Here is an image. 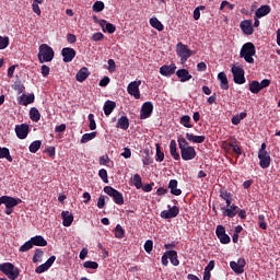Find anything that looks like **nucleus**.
Wrapping results in <instances>:
<instances>
[{"label": "nucleus", "instance_id": "58", "mask_svg": "<svg viewBox=\"0 0 280 280\" xmlns=\"http://www.w3.org/2000/svg\"><path fill=\"white\" fill-rule=\"evenodd\" d=\"M92 40H94V43H97L100 40H104V34L103 33H94L92 35Z\"/></svg>", "mask_w": 280, "mask_h": 280}, {"label": "nucleus", "instance_id": "32", "mask_svg": "<svg viewBox=\"0 0 280 280\" xmlns=\"http://www.w3.org/2000/svg\"><path fill=\"white\" fill-rule=\"evenodd\" d=\"M167 253L172 266H180V260H178V253L176 250H167Z\"/></svg>", "mask_w": 280, "mask_h": 280}, {"label": "nucleus", "instance_id": "12", "mask_svg": "<svg viewBox=\"0 0 280 280\" xmlns=\"http://www.w3.org/2000/svg\"><path fill=\"white\" fill-rule=\"evenodd\" d=\"M215 235L220 240L221 244H231V236L226 234V229L223 225H218Z\"/></svg>", "mask_w": 280, "mask_h": 280}, {"label": "nucleus", "instance_id": "5", "mask_svg": "<svg viewBox=\"0 0 280 280\" xmlns=\"http://www.w3.org/2000/svg\"><path fill=\"white\" fill-rule=\"evenodd\" d=\"M0 272L5 275V277H8L10 280H16L21 275L19 267H15L12 262L0 264Z\"/></svg>", "mask_w": 280, "mask_h": 280}, {"label": "nucleus", "instance_id": "37", "mask_svg": "<svg viewBox=\"0 0 280 280\" xmlns=\"http://www.w3.org/2000/svg\"><path fill=\"white\" fill-rule=\"evenodd\" d=\"M0 159H7L9 163H12L13 159L12 155H10V149L0 147Z\"/></svg>", "mask_w": 280, "mask_h": 280}, {"label": "nucleus", "instance_id": "61", "mask_svg": "<svg viewBox=\"0 0 280 280\" xmlns=\"http://www.w3.org/2000/svg\"><path fill=\"white\" fill-rule=\"evenodd\" d=\"M67 42L70 43V45H73L78 42V37H75L74 34L68 33L67 34Z\"/></svg>", "mask_w": 280, "mask_h": 280}, {"label": "nucleus", "instance_id": "47", "mask_svg": "<svg viewBox=\"0 0 280 280\" xmlns=\"http://www.w3.org/2000/svg\"><path fill=\"white\" fill-rule=\"evenodd\" d=\"M10 45V37L0 35V49H8Z\"/></svg>", "mask_w": 280, "mask_h": 280}, {"label": "nucleus", "instance_id": "22", "mask_svg": "<svg viewBox=\"0 0 280 280\" xmlns=\"http://www.w3.org/2000/svg\"><path fill=\"white\" fill-rule=\"evenodd\" d=\"M89 75H91V72H89V68L83 67L77 72L75 80L77 82H84L86 78H89Z\"/></svg>", "mask_w": 280, "mask_h": 280}, {"label": "nucleus", "instance_id": "29", "mask_svg": "<svg viewBox=\"0 0 280 280\" xmlns=\"http://www.w3.org/2000/svg\"><path fill=\"white\" fill-rule=\"evenodd\" d=\"M218 80L220 81V88L223 91H229V79L226 78V73L219 72Z\"/></svg>", "mask_w": 280, "mask_h": 280}, {"label": "nucleus", "instance_id": "52", "mask_svg": "<svg viewBox=\"0 0 280 280\" xmlns=\"http://www.w3.org/2000/svg\"><path fill=\"white\" fill-rule=\"evenodd\" d=\"M200 10H207V7L205 5H199L194 10V20L195 21H200Z\"/></svg>", "mask_w": 280, "mask_h": 280}, {"label": "nucleus", "instance_id": "33", "mask_svg": "<svg viewBox=\"0 0 280 280\" xmlns=\"http://www.w3.org/2000/svg\"><path fill=\"white\" fill-rule=\"evenodd\" d=\"M179 124L184 126V128H194V125L191 124V117L189 115L182 116Z\"/></svg>", "mask_w": 280, "mask_h": 280}, {"label": "nucleus", "instance_id": "24", "mask_svg": "<svg viewBox=\"0 0 280 280\" xmlns=\"http://www.w3.org/2000/svg\"><path fill=\"white\" fill-rule=\"evenodd\" d=\"M61 218H62L63 226H71V224H73V213H71L69 211H62Z\"/></svg>", "mask_w": 280, "mask_h": 280}, {"label": "nucleus", "instance_id": "30", "mask_svg": "<svg viewBox=\"0 0 280 280\" xmlns=\"http://www.w3.org/2000/svg\"><path fill=\"white\" fill-rule=\"evenodd\" d=\"M237 143H238L237 139L233 138L226 145L232 148L234 154H236L237 156H242V149L240 148V144H237Z\"/></svg>", "mask_w": 280, "mask_h": 280}, {"label": "nucleus", "instance_id": "60", "mask_svg": "<svg viewBox=\"0 0 280 280\" xmlns=\"http://www.w3.org/2000/svg\"><path fill=\"white\" fill-rule=\"evenodd\" d=\"M44 152H46L50 159H54V156H56V147H49Z\"/></svg>", "mask_w": 280, "mask_h": 280}, {"label": "nucleus", "instance_id": "42", "mask_svg": "<svg viewBox=\"0 0 280 280\" xmlns=\"http://www.w3.org/2000/svg\"><path fill=\"white\" fill-rule=\"evenodd\" d=\"M125 235L126 231L124 228L120 224H117L115 228V237H117V240H124Z\"/></svg>", "mask_w": 280, "mask_h": 280}, {"label": "nucleus", "instance_id": "48", "mask_svg": "<svg viewBox=\"0 0 280 280\" xmlns=\"http://www.w3.org/2000/svg\"><path fill=\"white\" fill-rule=\"evenodd\" d=\"M98 176L103 183L108 184V172L106 168H102L98 171Z\"/></svg>", "mask_w": 280, "mask_h": 280}, {"label": "nucleus", "instance_id": "41", "mask_svg": "<svg viewBox=\"0 0 280 280\" xmlns=\"http://www.w3.org/2000/svg\"><path fill=\"white\" fill-rule=\"evenodd\" d=\"M97 137V132L93 131L90 133H84L81 138V143H89V141H93Z\"/></svg>", "mask_w": 280, "mask_h": 280}, {"label": "nucleus", "instance_id": "55", "mask_svg": "<svg viewBox=\"0 0 280 280\" xmlns=\"http://www.w3.org/2000/svg\"><path fill=\"white\" fill-rule=\"evenodd\" d=\"M107 65H108L107 69L109 71V73H115V71L117 70V65L115 63V60L108 59Z\"/></svg>", "mask_w": 280, "mask_h": 280}, {"label": "nucleus", "instance_id": "6", "mask_svg": "<svg viewBox=\"0 0 280 280\" xmlns=\"http://www.w3.org/2000/svg\"><path fill=\"white\" fill-rule=\"evenodd\" d=\"M177 56H179L182 65H185V62L187 60H189V58H191V56H194V51H191V49H189V47H187V45H185L183 43H178L177 44Z\"/></svg>", "mask_w": 280, "mask_h": 280}, {"label": "nucleus", "instance_id": "21", "mask_svg": "<svg viewBox=\"0 0 280 280\" xmlns=\"http://www.w3.org/2000/svg\"><path fill=\"white\" fill-rule=\"evenodd\" d=\"M270 12H272V9L270 8V5L265 4L256 10L255 16L256 19H262V16H268Z\"/></svg>", "mask_w": 280, "mask_h": 280}, {"label": "nucleus", "instance_id": "17", "mask_svg": "<svg viewBox=\"0 0 280 280\" xmlns=\"http://www.w3.org/2000/svg\"><path fill=\"white\" fill-rule=\"evenodd\" d=\"M75 49L73 48H62L61 50V56L63 58V62H71L73 60V58H75Z\"/></svg>", "mask_w": 280, "mask_h": 280}, {"label": "nucleus", "instance_id": "36", "mask_svg": "<svg viewBox=\"0 0 280 280\" xmlns=\"http://www.w3.org/2000/svg\"><path fill=\"white\" fill-rule=\"evenodd\" d=\"M30 118L32 121L38 122L40 121V112H38V108L32 107L30 110Z\"/></svg>", "mask_w": 280, "mask_h": 280}, {"label": "nucleus", "instance_id": "34", "mask_svg": "<svg viewBox=\"0 0 280 280\" xmlns=\"http://www.w3.org/2000/svg\"><path fill=\"white\" fill-rule=\"evenodd\" d=\"M102 27V31L103 32H107V34H115V32L117 31V27L113 24V23H108L106 20H105V24H103Z\"/></svg>", "mask_w": 280, "mask_h": 280}, {"label": "nucleus", "instance_id": "63", "mask_svg": "<svg viewBox=\"0 0 280 280\" xmlns=\"http://www.w3.org/2000/svg\"><path fill=\"white\" fill-rule=\"evenodd\" d=\"M170 253H167V250L163 254L162 256V265L164 266H168L170 264Z\"/></svg>", "mask_w": 280, "mask_h": 280}, {"label": "nucleus", "instance_id": "54", "mask_svg": "<svg viewBox=\"0 0 280 280\" xmlns=\"http://www.w3.org/2000/svg\"><path fill=\"white\" fill-rule=\"evenodd\" d=\"M47 270H49V267L46 265V262H44L36 267L35 272L36 275H43V272H47Z\"/></svg>", "mask_w": 280, "mask_h": 280}, {"label": "nucleus", "instance_id": "16", "mask_svg": "<svg viewBox=\"0 0 280 280\" xmlns=\"http://www.w3.org/2000/svg\"><path fill=\"white\" fill-rule=\"evenodd\" d=\"M238 210L240 207H237L236 205L229 206L228 208H221L224 218H235Z\"/></svg>", "mask_w": 280, "mask_h": 280}, {"label": "nucleus", "instance_id": "38", "mask_svg": "<svg viewBox=\"0 0 280 280\" xmlns=\"http://www.w3.org/2000/svg\"><path fill=\"white\" fill-rule=\"evenodd\" d=\"M155 148H156V153H155V161L158 163H163V161L165 160V153H163L161 151V144L156 143L155 144Z\"/></svg>", "mask_w": 280, "mask_h": 280}, {"label": "nucleus", "instance_id": "64", "mask_svg": "<svg viewBox=\"0 0 280 280\" xmlns=\"http://www.w3.org/2000/svg\"><path fill=\"white\" fill-rule=\"evenodd\" d=\"M259 86H260V91H262V89H268V86H270V80L264 79V80L259 83Z\"/></svg>", "mask_w": 280, "mask_h": 280}, {"label": "nucleus", "instance_id": "59", "mask_svg": "<svg viewBox=\"0 0 280 280\" xmlns=\"http://www.w3.org/2000/svg\"><path fill=\"white\" fill-rule=\"evenodd\" d=\"M108 163H110V158H108V154L100 158V165H108Z\"/></svg>", "mask_w": 280, "mask_h": 280}, {"label": "nucleus", "instance_id": "1", "mask_svg": "<svg viewBox=\"0 0 280 280\" xmlns=\"http://www.w3.org/2000/svg\"><path fill=\"white\" fill-rule=\"evenodd\" d=\"M177 143L183 161H194L196 159V149L189 145L187 139L179 137L177 138Z\"/></svg>", "mask_w": 280, "mask_h": 280}, {"label": "nucleus", "instance_id": "26", "mask_svg": "<svg viewBox=\"0 0 280 280\" xmlns=\"http://www.w3.org/2000/svg\"><path fill=\"white\" fill-rule=\"evenodd\" d=\"M116 128L128 130V128H130V119H128V116H121L116 124Z\"/></svg>", "mask_w": 280, "mask_h": 280}, {"label": "nucleus", "instance_id": "11", "mask_svg": "<svg viewBox=\"0 0 280 280\" xmlns=\"http://www.w3.org/2000/svg\"><path fill=\"white\" fill-rule=\"evenodd\" d=\"M153 110L154 105L152 104V102L143 103L140 109V119H149V117H152Z\"/></svg>", "mask_w": 280, "mask_h": 280}, {"label": "nucleus", "instance_id": "27", "mask_svg": "<svg viewBox=\"0 0 280 280\" xmlns=\"http://www.w3.org/2000/svg\"><path fill=\"white\" fill-rule=\"evenodd\" d=\"M187 141H190V143H205L207 137L205 136H195L194 133H186Z\"/></svg>", "mask_w": 280, "mask_h": 280}, {"label": "nucleus", "instance_id": "35", "mask_svg": "<svg viewBox=\"0 0 280 280\" xmlns=\"http://www.w3.org/2000/svg\"><path fill=\"white\" fill-rule=\"evenodd\" d=\"M150 25L151 27H154V30H158V32H163L164 30L163 23L156 18L150 19Z\"/></svg>", "mask_w": 280, "mask_h": 280}, {"label": "nucleus", "instance_id": "14", "mask_svg": "<svg viewBox=\"0 0 280 280\" xmlns=\"http://www.w3.org/2000/svg\"><path fill=\"white\" fill-rule=\"evenodd\" d=\"M30 133V126L22 124L15 126V135L18 139H27V135Z\"/></svg>", "mask_w": 280, "mask_h": 280}, {"label": "nucleus", "instance_id": "57", "mask_svg": "<svg viewBox=\"0 0 280 280\" xmlns=\"http://www.w3.org/2000/svg\"><path fill=\"white\" fill-rule=\"evenodd\" d=\"M105 206H106V197L102 195L98 197L97 207L98 209H104Z\"/></svg>", "mask_w": 280, "mask_h": 280}, {"label": "nucleus", "instance_id": "18", "mask_svg": "<svg viewBox=\"0 0 280 280\" xmlns=\"http://www.w3.org/2000/svg\"><path fill=\"white\" fill-rule=\"evenodd\" d=\"M258 159H259V166L262 170H268L270 167V154L268 152L266 153H258Z\"/></svg>", "mask_w": 280, "mask_h": 280}, {"label": "nucleus", "instance_id": "28", "mask_svg": "<svg viewBox=\"0 0 280 280\" xmlns=\"http://www.w3.org/2000/svg\"><path fill=\"white\" fill-rule=\"evenodd\" d=\"M115 108H117V103H115L114 101H106L103 107L106 117H108L113 113V110H115Z\"/></svg>", "mask_w": 280, "mask_h": 280}, {"label": "nucleus", "instance_id": "3", "mask_svg": "<svg viewBox=\"0 0 280 280\" xmlns=\"http://www.w3.org/2000/svg\"><path fill=\"white\" fill-rule=\"evenodd\" d=\"M255 54H257L255 44L249 42L242 46L240 56L241 58H244L245 62H248V65H253L255 62V59L253 58Z\"/></svg>", "mask_w": 280, "mask_h": 280}, {"label": "nucleus", "instance_id": "25", "mask_svg": "<svg viewBox=\"0 0 280 280\" xmlns=\"http://www.w3.org/2000/svg\"><path fill=\"white\" fill-rule=\"evenodd\" d=\"M177 78H179L180 82H189L191 80V74H189V70L187 69H179L176 71Z\"/></svg>", "mask_w": 280, "mask_h": 280}, {"label": "nucleus", "instance_id": "10", "mask_svg": "<svg viewBox=\"0 0 280 280\" xmlns=\"http://www.w3.org/2000/svg\"><path fill=\"white\" fill-rule=\"evenodd\" d=\"M232 73L235 84H245L246 78L244 77V69L237 66L232 67Z\"/></svg>", "mask_w": 280, "mask_h": 280}, {"label": "nucleus", "instance_id": "39", "mask_svg": "<svg viewBox=\"0 0 280 280\" xmlns=\"http://www.w3.org/2000/svg\"><path fill=\"white\" fill-rule=\"evenodd\" d=\"M249 91L250 93H254V95H257L261 91V88L259 85V81L254 80L249 83Z\"/></svg>", "mask_w": 280, "mask_h": 280}, {"label": "nucleus", "instance_id": "7", "mask_svg": "<svg viewBox=\"0 0 280 280\" xmlns=\"http://www.w3.org/2000/svg\"><path fill=\"white\" fill-rule=\"evenodd\" d=\"M104 191L113 198L115 205H124V195L119 190L113 188V186H105Z\"/></svg>", "mask_w": 280, "mask_h": 280}, {"label": "nucleus", "instance_id": "62", "mask_svg": "<svg viewBox=\"0 0 280 280\" xmlns=\"http://www.w3.org/2000/svg\"><path fill=\"white\" fill-rule=\"evenodd\" d=\"M49 71H51V69L49 68V66L47 65H43L42 66V75L44 78H47V75H49Z\"/></svg>", "mask_w": 280, "mask_h": 280}, {"label": "nucleus", "instance_id": "53", "mask_svg": "<svg viewBox=\"0 0 280 280\" xmlns=\"http://www.w3.org/2000/svg\"><path fill=\"white\" fill-rule=\"evenodd\" d=\"M220 194V198H222V200H230L231 198H233V194L229 192L228 190L221 189L219 191Z\"/></svg>", "mask_w": 280, "mask_h": 280}, {"label": "nucleus", "instance_id": "31", "mask_svg": "<svg viewBox=\"0 0 280 280\" xmlns=\"http://www.w3.org/2000/svg\"><path fill=\"white\" fill-rule=\"evenodd\" d=\"M31 242L33 243V246H47V240L42 235L31 237Z\"/></svg>", "mask_w": 280, "mask_h": 280}, {"label": "nucleus", "instance_id": "2", "mask_svg": "<svg viewBox=\"0 0 280 280\" xmlns=\"http://www.w3.org/2000/svg\"><path fill=\"white\" fill-rule=\"evenodd\" d=\"M22 202H23V200H21V198H14L11 196L0 197V207H1V205L5 206L4 213L7 215H12V213H14V207H18V205H21Z\"/></svg>", "mask_w": 280, "mask_h": 280}, {"label": "nucleus", "instance_id": "46", "mask_svg": "<svg viewBox=\"0 0 280 280\" xmlns=\"http://www.w3.org/2000/svg\"><path fill=\"white\" fill-rule=\"evenodd\" d=\"M133 185L136 189H141L143 187V182L141 180L140 174L133 175Z\"/></svg>", "mask_w": 280, "mask_h": 280}, {"label": "nucleus", "instance_id": "56", "mask_svg": "<svg viewBox=\"0 0 280 280\" xmlns=\"http://www.w3.org/2000/svg\"><path fill=\"white\" fill-rule=\"evenodd\" d=\"M152 248H154V242H152V240H148L144 243V250H145V253L151 254L152 253Z\"/></svg>", "mask_w": 280, "mask_h": 280}, {"label": "nucleus", "instance_id": "15", "mask_svg": "<svg viewBox=\"0 0 280 280\" xmlns=\"http://www.w3.org/2000/svg\"><path fill=\"white\" fill-rule=\"evenodd\" d=\"M240 27L243 34L250 36L254 34L255 30L253 28V20H244L241 22Z\"/></svg>", "mask_w": 280, "mask_h": 280}, {"label": "nucleus", "instance_id": "20", "mask_svg": "<svg viewBox=\"0 0 280 280\" xmlns=\"http://www.w3.org/2000/svg\"><path fill=\"white\" fill-rule=\"evenodd\" d=\"M34 100L35 96L34 94H22L19 98H18V104H20L21 106H28V104H34Z\"/></svg>", "mask_w": 280, "mask_h": 280}, {"label": "nucleus", "instance_id": "8", "mask_svg": "<svg viewBox=\"0 0 280 280\" xmlns=\"http://www.w3.org/2000/svg\"><path fill=\"white\" fill-rule=\"evenodd\" d=\"M168 210H163L160 213V217L163 218V220H172V218H177L180 213V208L178 206H167Z\"/></svg>", "mask_w": 280, "mask_h": 280}, {"label": "nucleus", "instance_id": "4", "mask_svg": "<svg viewBox=\"0 0 280 280\" xmlns=\"http://www.w3.org/2000/svg\"><path fill=\"white\" fill-rule=\"evenodd\" d=\"M54 48H51V46L47 45V44H42L38 48V61L40 62V65H43V62H51V60H54Z\"/></svg>", "mask_w": 280, "mask_h": 280}, {"label": "nucleus", "instance_id": "9", "mask_svg": "<svg viewBox=\"0 0 280 280\" xmlns=\"http://www.w3.org/2000/svg\"><path fill=\"white\" fill-rule=\"evenodd\" d=\"M139 86H141V81H132L127 86V93L132 95L135 100H141V92L139 91Z\"/></svg>", "mask_w": 280, "mask_h": 280}, {"label": "nucleus", "instance_id": "40", "mask_svg": "<svg viewBox=\"0 0 280 280\" xmlns=\"http://www.w3.org/2000/svg\"><path fill=\"white\" fill-rule=\"evenodd\" d=\"M40 145H43V142H40V140H35L30 144L28 150L32 154H36V152L40 150Z\"/></svg>", "mask_w": 280, "mask_h": 280}, {"label": "nucleus", "instance_id": "49", "mask_svg": "<svg viewBox=\"0 0 280 280\" xmlns=\"http://www.w3.org/2000/svg\"><path fill=\"white\" fill-rule=\"evenodd\" d=\"M88 119L90 121V125H89L90 130H95L97 128V124L95 122V115L89 114Z\"/></svg>", "mask_w": 280, "mask_h": 280}, {"label": "nucleus", "instance_id": "43", "mask_svg": "<svg viewBox=\"0 0 280 280\" xmlns=\"http://www.w3.org/2000/svg\"><path fill=\"white\" fill-rule=\"evenodd\" d=\"M34 248V244L32 243V238L25 242L20 248V253H27V250H32Z\"/></svg>", "mask_w": 280, "mask_h": 280}, {"label": "nucleus", "instance_id": "44", "mask_svg": "<svg viewBox=\"0 0 280 280\" xmlns=\"http://www.w3.org/2000/svg\"><path fill=\"white\" fill-rule=\"evenodd\" d=\"M83 268H88L90 270H97L100 268V264L93 260H88L83 264Z\"/></svg>", "mask_w": 280, "mask_h": 280}, {"label": "nucleus", "instance_id": "51", "mask_svg": "<svg viewBox=\"0 0 280 280\" xmlns=\"http://www.w3.org/2000/svg\"><path fill=\"white\" fill-rule=\"evenodd\" d=\"M105 5L102 1H96L93 5H92V10L93 12H102L104 10Z\"/></svg>", "mask_w": 280, "mask_h": 280}, {"label": "nucleus", "instance_id": "19", "mask_svg": "<svg viewBox=\"0 0 280 280\" xmlns=\"http://www.w3.org/2000/svg\"><path fill=\"white\" fill-rule=\"evenodd\" d=\"M161 75L167 78L168 75H174L176 73V63H171L170 66L164 65L160 68Z\"/></svg>", "mask_w": 280, "mask_h": 280}, {"label": "nucleus", "instance_id": "13", "mask_svg": "<svg viewBox=\"0 0 280 280\" xmlns=\"http://www.w3.org/2000/svg\"><path fill=\"white\" fill-rule=\"evenodd\" d=\"M246 267V259L238 258L236 261L230 262V268L235 272L236 275H244V268Z\"/></svg>", "mask_w": 280, "mask_h": 280}, {"label": "nucleus", "instance_id": "45", "mask_svg": "<svg viewBox=\"0 0 280 280\" xmlns=\"http://www.w3.org/2000/svg\"><path fill=\"white\" fill-rule=\"evenodd\" d=\"M43 255H45V252L40 248L35 249V254L33 256V264H38V261L42 259Z\"/></svg>", "mask_w": 280, "mask_h": 280}, {"label": "nucleus", "instance_id": "23", "mask_svg": "<svg viewBox=\"0 0 280 280\" xmlns=\"http://www.w3.org/2000/svg\"><path fill=\"white\" fill-rule=\"evenodd\" d=\"M170 153L171 156H173V159L175 161H180V153H178V148L176 144V140H171L170 142Z\"/></svg>", "mask_w": 280, "mask_h": 280}, {"label": "nucleus", "instance_id": "50", "mask_svg": "<svg viewBox=\"0 0 280 280\" xmlns=\"http://www.w3.org/2000/svg\"><path fill=\"white\" fill-rule=\"evenodd\" d=\"M14 91H18V94L21 95L23 91H25V85H23V82L16 81L13 85Z\"/></svg>", "mask_w": 280, "mask_h": 280}]
</instances>
